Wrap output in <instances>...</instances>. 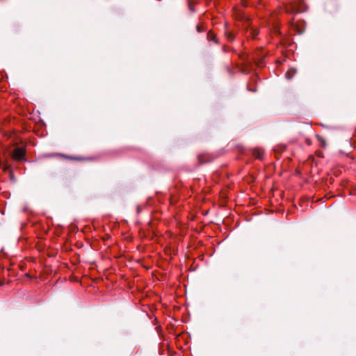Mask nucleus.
I'll list each match as a JSON object with an SVG mask.
<instances>
[{"label":"nucleus","instance_id":"nucleus-1","mask_svg":"<svg viewBox=\"0 0 356 356\" xmlns=\"http://www.w3.org/2000/svg\"><path fill=\"white\" fill-rule=\"evenodd\" d=\"M25 149L23 147H17L13 152V157L15 160L22 161L25 156Z\"/></svg>","mask_w":356,"mask_h":356},{"label":"nucleus","instance_id":"nucleus-2","mask_svg":"<svg viewBox=\"0 0 356 356\" xmlns=\"http://www.w3.org/2000/svg\"><path fill=\"white\" fill-rule=\"evenodd\" d=\"M253 156L258 159H262L264 156V150L259 148L255 149L253 151Z\"/></svg>","mask_w":356,"mask_h":356},{"label":"nucleus","instance_id":"nucleus-3","mask_svg":"<svg viewBox=\"0 0 356 356\" xmlns=\"http://www.w3.org/2000/svg\"><path fill=\"white\" fill-rule=\"evenodd\" d=\"M250 35L252 39H254L259 34V30L256 28H251L249 31Z\"/></svg>","mask_w":356,"mask_h":356},{"label":"nucleus","instance_id":"nucleus-4","mask_svg":"<svg viewBox=\"0 0 356 356\" xmlns=\"http://www.w3.org/2000/svg\"><path fill=\"white\" fill-rule=\"evenodd\" d=\"M322 145H323V146H325V141H324V140L322 142Z\"/></svg>","mask_w":356,"mask_h":356},{"label":"nucleus","instance_id":"nucleus-5","mask_svg":"<svg viewBox=\"0 0 356 356\" xmlns=\"http://www.w3.org/2000/svg\"><path fill=\"white\" fill-rule=\"evenodd\" d=\"M230 38H233V35H232V34H230Z\"/></svg>","mask_w":356,"mask_h":356},{"label":"nucleus","instance_id":"nucleus-6","mask_svg":"<svg viewBox=\"0 0 356 356\" xmlns=\"http://www.w3.org/2000/svg\"><path fill=\"white\" fill-rule=\"evenodd\" d=\"M302 1H304L305 0H302Z\"/></svg>","mask_w":356,"mask_h":356}]
</instances>
